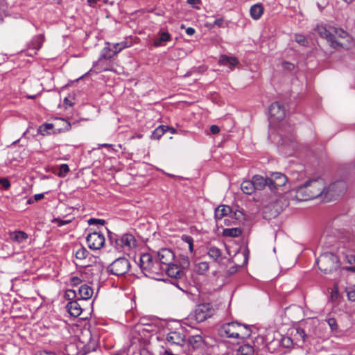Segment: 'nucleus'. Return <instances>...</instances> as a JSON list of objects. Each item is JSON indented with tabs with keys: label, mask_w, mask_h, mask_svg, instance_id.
Masks as SVG:
<instances>
[{
	"label": "nucleus",
	"mask_w": 355,
	"mask_h": 355,
	"mask_svg": "<svg viewBox=\"0 0 355 355\" xmlns=\"http://www.w3.org/2000/svg\"><path fill=\"white\" fill-rule=\"evenodd\" d=\"M218 333L222 337L244 339L251 336L252 331L248 325L231 322L221 325L218 329Z\"/></svg>",
	"instance_id": "obj_1"
},
{
	"label": "nucleus",
	"mask_w": 355,
	"mask_h": 355,
	"mask_svg": "<svg viewBox=\"0 0 355 355\" xmlns=\"http://www.w3.org/2000/svg\"><path fill=\"white\" fill-rule=\"evenodd\" d=\"M317 264L319 269L325 274L332 273L340 266L338 257L331 252L321 254L317 259Z\"/></svg>",
	"instance_id": "obj_2"
},
{
	"label": "nucleus",
	"mask_w": 355,
	"mask_h": 355,
	"mask_svg": "<svg viewBox=\"0 0 355 355\" xmlns=\"http://www.w3.org/2000/svg\"><path fill=\"white\" fill-rule=\"evenodd\" d=\"M139 266L146 276L162 275L160 264L157 261L153 260V256L150 254L146 253L141 255Z\"/></svg>",
	"instance_id": "obj_3"
},
{
	"label": "nucleus",
	"mask_w": 355,
	"mask_h": 355,
	"mask_svg": "<svg viewBox=\"0 0 355 355\" xmlns=\"http://www.w3.org/2000/svg\"><path fill=\"white\" fill-rule=\"evenodd\" d=\"M316 31L322 38L326 39L331 43V46L332 47L337 49L344 46V44H343L340 40H336V35L334 34V31H336V27L331 26L328 27L318 26Z\"/></svg>",
	"instance_id": "obj_4"
},
{
	"label": "nucleus",
	"mask_w": 355,
	"mask_h": 355,
	"mask_svg": "<svg viewBox=\"0 0 355 355\" xmlns=\"http://www.w3.org/2000/svg\"><path fill=\"white\" fill-rule=\"evenodd\" d=\"M130 268V263L126 258L121 257L114 260L107 268V272L116 275L121 276L127 273Z\"/></svg>",
	"instance_id": "obj_5"
},
{
	"label": "nucleus",
	"mask_w": 355,
	"mask_h": 355,
	"mask_svg": "<svg viewBox=\"0 0 355 355\" xmlns=\"http://www.w3.org/2000/svg\"><path fill=\"white\" fill-rule=\"evenodd\" d=\"M309 188L308 195L302 196L304 198H315L322 193L325 194V182L322 178L312 179L306 182Z\"/></svg>",
	"instance_id": "obj_6"
},
{
	"label": "nucleus",
	"mask_w": 355,
	"mask_h": 355,
	"mask_svg": "<svg viewBox=\"0 0 355 355\" xmlns=\"http://www.w3.org/2000/svg\"><path fill=\"white\" fill-rule=\"evenodd\" d=\"M215 313L213 306L209 303L198 304L194 311L193 317L197 322H202Z\"/></svg>",
	"instance_id": "obj_7"
},
{
	"label": "nucleus",
	"mask_w": 355,
	"mask_h": 355,
	"mask_svg": "<svg viewBox=\"0 0 355 355\" xmlns=\"http://www.w3.org/2000/svg\"><path fill=\"white\" fill-rule=\"evenodd\" d=\"M157 262L160 264L162 268V274L164 272V268L172 263L175 261V254L169 248H162L156 252Z\"/></svg>",
	"instance_id": "obj_8"
},
{
	"label": "nucleus",
	"mask_w": 355,
	"mask_h": 355,
	"mask_svg": "<svg viewBox=\"0 0 355 355\" xmlns=\"http://www.w3.org/2000/svg\"><path fill=\"white\" fill-rule=\"evenodd\" d=\"M166 340L171 346L184 347L187 343L186 334L182 329L180 331H171L167 334Z\"/></svg>",
	"instance_id": "obj_9"
},
{
	"label": "nucleus",
	"mask_w": 355,
	"mask_h": 355,
	"mask_svg": "<svg viewBox=\"0 0 355 355\" xmlns=\"http://www.w3.org/2000/svg\"><path fill=\"white\" fill-rule=\"evenodd\" d=\"M86 241L90 249L98 250L103 246L105 239L103 234L94 232L87 236Z\"/></svg>",
	"instance_id": "obj_10"
},
{
	"label": "nucleus",
	"mask_w": 355,
	"mask_h": 355,
	"mask_svg": "<svg viewBox=\"0 0 355 355\" xmlns=\"http://www.w3.org/2000/svg\"><path fill=\"white\" fill-rule=\"evenodd\" d=\"M347 190V184L343 180H338L331 183L325 190V196L334 198L340 196Z\"/></svg>",
	"instance_id": "obj_11"
},
{
	"label": "nucleus",
	"mask_w": 355,
	"mask_h": 355,
	"mask_svg": "<svg viewBox=\"0 0 355 355\" xmlns=\"http://www.w3.org/2000/svg\"><path fill=\"white\" fill-rule=\"evenodd\" d=\"M136 243L135 236L130 234H125L120 238L114 239V246L116 248L130 249L136 246Z\"/></svg>",
	"instance_id": "obj_12"
},
{
	"label": "nucleus",
	"mask_w": 355,
	"mask_h": 355,
	"mask_svg": "<svg viewBox=\"0 0 355 355\" xmlns=\"http://www.w3.org/2000/svg\"><path fill=\"white\" fill-rule=\"evenodd\" d=\"M288 179L286 176L281 173H274L269 178V189L271 191L277 190L279 188L285 186Z\"/></svg>",
	"instance_id": "obj_13"
},
{
	"label": "nucleus",
	"mask_w": 355,
	"mask_h": 355,
	"mask_svg": "<svg viewBox=\"0 0 355 355\" xmlns=\"http://www.w3.org/2000/svg\"><path fill=\"white\" fill-rule=\"evenodd\" d=\"M269 114L273 120L281 121L285 117V110L279 102H274L269 107Z\"/></svg>",
	"instance_id": "obj_14"
},
{
	"label": "nucleus",
	"mask_w": 355,
	"mask_h": 355,
	"mask_svg": "<svg viewBox=\"0 0 355 355\" xmlns=\"http://www.w3.org/2000/svg\"><path fill=\"white\" fill-rule=\"evenodd\" d=\"M128 45L125 42H121L113 44V48L111 49L110 46L105 47L103 49L102 57L105 59H109L119 53L123 49L128 47Z\"/></svg>",
	"instance_id": "obj_15"
},
{
	"label": "nucleus",
	"mask_w": 355,
	"mask_h": 355,
	"mask_svg": "<svg viewBox=\"0 0 355 355\" xmlns=\"http://www.w3.org/2000/svg\"><path fill=\"white\" fill-rule=\"evenodd\" d=\"M165 272L169 277L175 279H180L184 275V271L174 262L164 268Z\"/></svg>",
	"instance_id": "obj_16"
},
{
	"label": "nucleus",
	"mask_w": 355,
	"mask_h": 355,
	"mask_svg": "<svg viewBox=\"0 0 355 355\" xmlns=\"http://www.w3.org/2000/svg\"><path fill=\"white\" fill-rule=\"evenodd\" d=\"M203 344L202 337L200 335L190 336L187 339L186 345L188 348V350H190V348L193 349H198L201 347Z\"/></svg>",
	"instance_id": "obj_17"
},
{
	"label": "nucleus",
	"mask_w": 355,
	"mask_h": 355,
	"mask_svg": "<svg viewBox=\"0 0 355 355\" xmlns=\"http://www.w3.org/2000/svg\"><path fill=\"white\" fill-rule=\"evenodd\" d=\"M255 190H263L268 186L269 187V178H265L261 175H255L252 178Z\"/></svg>",
	"instance_id": "obj_18"
},
{
	"label": "nucleus",
	"mask_w": 355,
	"mask_h": 355,
	"mask_svg": "<svg viewBox=\"0 0 355 355\" xmlns=\"http://www.w3.org/2000/svg\"><path fill=\"white\" fill-rule=\"evenodd\" d=\"M66 307L69 313L73 317L79 316L83 311L80 304L77 300L69 302Z\"/></svg>",
	"instance_id": "obj_19"
},
{
	"label": "nucleus",
	"mask_w": 355,
	"mask_h": 355,
	"mask_svg": "<svg viewBox=\"0 0 355 355\" xmlns=\"http://www.w3.org/2000/svg\"><path fill=\"white\" fill-rule=\"evenodd\" d=\"M309 188L308 187L307 182H306L303 185H301V186L298 187L296 189V191H295V193H296L295 198H296V199L300 200V201H305V200H310V199H313V198H304V197H302V196H305V195H308L309 194Z\"/></svg>",
	"instance_id": "obj_20"
},
{
	"label": "nucleus",
	"mask_w": 355,
	"mask_h": 355,
	"mask_svg": "<svg viewBox=\"0 0 355 355\" xmlns=\"http://www.w3.org/2000/svg\"><path fill=\"white\" fill-rule=\"evenodd\" d=\"M10 239L15 243H21L28 239V234L24 231H15L9 233Z\"/></svg>",
	"instance_id": "obj_21"
},
{
	"label": "nucleus",
	"mask_w": 355,
	"mask_h": 355,
	"mask_svg": "<svg viewBox=\"0 0 355 355\" xmlns=\"http://www.w3.org/2000/svg\"><path fill=\"white\" fill-rule=\"evenodd\" d=\"M232 214V208L227 205H220L215 209V217L221 219L223 217Z\"/></svg>",
	"instance_id": "obj_22"
},
{
	"label": "nucleus",
	"mask_w": 355,
	"mask_h": 355,
	"mask_svg": "<svg viewBox=\"0 0 355 355\" xmlns=\"http://www.w3.org/2000/svg\"><path fill=\"white\" fill-rule=\"evenodd\" d=\"M80 300H88L93 295V289L87 285H82L78 289Z\"/></svg>",
	"instance_id": "obj_23"
},
{
	"label": "nucleus",
	"mask_w": 355,
	"mask_h": 355,
	"mask_svg": "<svg viewBox=\"0 0 355 355\" xmlns=\"http://www.w3.org/2000/svg\"><path fill=\"white\" fill-rule=\"evenodd\" d=\"M219 63L220 64L229 66L230 68H232L239 63V61L237 58L234 57H229L227 55H223L219 59Z\"/></svg>",
	"instance_id": "obj_24"
},
{
	"label": "nucleus",
	"mask_w": 355,
	"mask_h": 355,
	"mask_svg": "<svg viewBox=\"0 0 355 355\" xmlns=\"http://www.w3.org/2000/svg\"><path fill=\"white\" fill-rule=\"evenodd\" d=\"M241 189L247 195L252 194L255 191L252 180H244L241 184Z\"/></svg>",
	"instance_id": "obj_25"
},
{
	"label": "nucleus",
	"mask_w": 355,
	"mask_h": 355,
	"mask_svg": "<svg viewBox=\"0 0 355 355\" xmlns=\"http://www.w3.org/2000/svg\"><path fill=\"white\" fill-rule=\"evenodd\" d=\"M236 355H254V349L252 345L245 344L239 347Z\"/></svg>",
	"instance_id": "obj_26"
},
{
	"label": "nucleus",
	"mask_w": 355,
	"mask_h": 355,
	"mask_svg": "<svg viewBox=\"0 0 355 355\" xmlns=\"http://www.w3.org/2000/svg\"><path fill=\"white\" fill-rule=\"evenodd\" d=\"M263 12V8L261 4H255L250 8L251 17L254 19H259Z\"/></svg>",
	"instance_id": "obj_27"
},
{
	"label": "nucleus",
	"mask_w": 355,
	"mask_h": 355,
	"mask_svg": "<svg viewBox=\"0 0 355 355\" xmlns=\"http://www.w3.org/2000/svg\"><path fill=\"white\" fill-rule=\"evenodd\" d=\"M171 39V35L167 32H162L160 33V36L158 38H155L153 42V44L155 46H159L162 45V42H166L169 41Z\"/></svg>",
	"instance_id": "obj_28"
},
{
	"label": "nucleus",
	"mask_w": 355,
	"mask_h": 355,
	"mask_svg": "<svg viewBox=\"0 0 355 355\" xmlns=\"http://www.w3.org/2000/svg\"><path fill=\"white\" fill-rule=\"evenodd\" d=\"M242 233L241 229L234 227V228H226L223 231V235L228 237H237L241 235Z\"/></svg>",
	"instance_id": "obj_29"
},
{
	"label": "nucleus",
	"mask_w": 355,
	"mask_h": 355,
	"mask_svg": "<svg viewBox=\"0 0 355 355\" xmlns=\"http://www.w3.org/2000/svg\"><path fill=\"white\" fill-rule=\"evenodd\" d=\"M209 264L206 261L198 263L195 266V271L199 275H205L209 270Z\"/></svg>",
	"instance_id": "obj_30"
},
{
	"label": "nucleus",
	"mask_w": 355,
	"mask_h": 355,
	"mask_svg": "<svg viewBox=\"0 0 355 355\" xmlns=\"http://www.w3.org/2000/svg\"><path fill=\"white\" fill-rule=\"evenodd\" d=\"M208 255L214 261H217L221 257L222 252L219 248L211 246L209 248Z\"/></svg>",
	"instance_id": "obj_31"
},
{
	"label": "nucleus",
	"mask_w": 355,
	"mask_h": 355,
	"mask_svg": "<svg viewBox=\"0 0 355 355\" xmlns=\"http://www.w3.org/2000/svg\"><path fill=\"white\" fill-rule=\"evenodd\" d=\"M178 266L183 270L187 269L190 266V261L187 256L180 255L178 259Z\"/></svg>",
	"instance_id": "obj_32"
},
{
	"label": "nucleus",
	"mask_w": 355,
	"mask_h": 355,
	"mask_svg": "<svg viewBox=\"0 0 355 355\" xmlns=\"http://www.w3.org/2000/svg\"><path fill=\"white\" fill-rule=\"evenodd\" d=\"M168 126L159 125L153 132L152 137L155 139H159V138L168 131Z\"/></svg>",
	"instance_id": "obj_33"
},
{
	"label": "nucleus",
	"mask_w": 355,
	"mask_h": 355,
	"mask_svg": "<svg viewBox=\"0 0 355 355\" xmlns=\"http://www.w3.org/2000/svg\"><path fill=\"white\" fill-rule=\"evenodd\" d=\"M44 41V35L40 34L33 38L31 45L34 49L38 50L40 49Z\"/></svg>",
	"instance_id": "obj_34"
},
{
	"label": "nucleus",
	"mask_w": 355,
	"mask_h": 355,
	"mask_svg": "<svg viewBox=\"0 0 355 355\" xmlns=\"http://www.w3.org/2000/svg\"><path fill=\"white\" fill-rule=\"evenodd\" d=\"M334 34L336 35V40H340L343 44L342 40L348 37L347 33L341 28H336V31H334Z\"/></svg>",
	"instance_id": "obj_35"
},
{
	"label": "nucleus",
	"mask_w": 355,
	"mask_h": 355,
	"mask_svg": "<svg viewBox=\"0 0 355 355\" xmlns=\"http://www.w3.org/2000/svg\"><path fill=\"white\" fill-rule=\"evenodd\" d=\"M87 250L84 247H80L76 252V258L79 260H83L87 257Z\"/></svg>",
	"instance_id": "obj_36"
},
{
	"label": "nucleus",
	"mask_w": 355,
	"mask_h": 355,
	"mask_svg": "<svg viewBox=\"0 0 355 355\" xmlns=\"http://www.w3.org/2000/svg\"><path fill=\"white\" fill-rule=\"evenodd\" d=\"M69 171V168L67 164H62L59 167V171L57 173V175L60 178H64L67 175L68 172Z\"/></svg>",
	"instance_id": "obj_37"
},
{
	"label": "nucleus",
	"mask_w": 355,
	"mask_h": 355,
	"mask_svg": "<svg viewBox=\"0 0 355 355\" xmlns=\"http://www.w3.org/2000/svg\"><path fill=\"white\" fill-rule=\"evenodd\" d=\"M53 128L52 123H44L40 125L38 128V132L42 135H45L48 130Z\"/></svg>",
	"instance_id": "obj_38"
},
{
	"label": "nucleus",
	"mask_w": 355,
	"mask_h": 355,
	"mask_svg": "<svg viewBox=\"0 0 355 355\" xmlns=\"http://www.w3.org/2000/svg\"><path fill=\"white\" fill-rule=\"evenodd\" d=\"M295 41L302 46H306L308 43L305 37L302 35L297 34L295 35Z\"/></svg>",
	"instance_id": "obj_39"
},
{
	"label": "nucleus",
	"mask_w": 355,
	"mask_h": 355,
	"mask_svg": "<svg viewBox=\"0 0 355 355\" xmlns=\"http://www.w3.org/2000/svg\"><path fill=\"white\" fill-rule=\"evenodd\" d=\"M345 259L349 264L354 266V263H355V254L353 252H349L345 254Z\"/></svg>",
	"instance_id": "obj_40"
},
{
	"label": "nucleus",
	"mask_w": 355,
	"mask_h": 355,
	"mask_svg": "<svg viewBox=\"0 0 355 355\" xmlns=\"http://www.w3.org/2000/svg\"><path fill=\"white\" fill-rule=\"evenodd\" d=\"M296 336L297 338L302 339L303 342L305 340L306 334L303 329L298 328L296 329Z\"/></svg>",
	"instance_id": "obj_41"
},
{
	"label": "nucleus",
	"mask_w": 355,
	"mask_h": 355,
	"mask_svg": "<svg viewBox=\"0 0 355 355\" xmlns=\"http://www.w3.org/2000/svg\"><path fill=\"white\" fill-rule=\"evenodd\" d=\"M328 324L332 330L337 329L338 325L336 320L334 318H329L327 320Z\"/></svg>",
	"instance_id": "obj_42"
},
{
	"label": "nucleus",
	"mask_w": 355,
	"mask_h": 355,
	"mask_svg": "<svg viewBox=\"0 0 355 355\" xmlns=\"http://www.w3.org/2000/svg\"><path fill=\"white\" fill-rule=\"evenodd\" d=\"M88 223L89 225H96V224L103 225L105 223V220H102V219L90 218L88 220Z\"/></svg>",
	"instance_id": "obj_43"
},
{
	"label": "nucleus",
	"mask_w": 355,
	"mask_h": 355,
	"mask_svg": "<svg viewBox=\"0 0 355 355\" xmlns=\"http://www.w3.org/2000/svg\"><path fill=\"white\" fill-rule=\"evenodd\" d=\"M0 184L4 189H8L10 187V183L7 178H2Z\"/></svg>",
	"instance_id": "obj_44"
},
{
	"label": "nucleus",
	"mask_w": 355,
	"mask_h": 355,
	"mask_svg": "<svg viewBox=\"0 0 355 355\" xmlns=\"http://www.w3.org/2000/svg\"><path fill=\"white\" fill-rule=\"evenodd\" d=\"M76 297V292L73 290H67L65 293V297L68 300H72Z\"/></svg>",
	"instance_id": "obj_45"
},
{
	"label": "nucleus",
	"mask_w": 355,
	"mask_h": 355,
	"mask_svg": "<svg viewBox=\"0 0 355 355\" xmlns=\"http://www.w3.org/2000/svg\"><path fill=\"white\" fill-rule=\"evenodd\" d=\"M54 221L58 223V225L59 227H61V226L65 225L67 224H69L71 222L70 220H62V219H60V218H56V219L54 220Z\"/></svg>",
	"instance_id": "obj_46"
},
{
	"label": "nucleus",
	"mask_w": 355,
	"mask_h": 355,
	"mask_svg": "<svg viewBox=\"0 0 355 355\" xmlns=\"http://www.w3.org/2000/svg\"><path fill=\"white\" fill-rule=\"evenodd\" d=\"M282 343H283L284 346L288 347L292 345L293 341L290 338L287 337V338H283Z\"/></svg>",
	"instance_id": "obj_47"
},
{
	"label": "nucleus",
	"mask_w": 355,
	"mask_h": 355,
	"mask_svg": "<svg viewBox=\"0 0 355 355\" xmlns=\"http://www.w3.org/2000/svg\"><path fill=\"white\" fill-rule=\"evenodd\" d=\"M81 282H82L81 279L78 277H73L71 279V284L73 286H77V285L80 284L81 283Z\"/></svg>",
	"instance_id": "obj_48"
},
{
	"label": "nucleus",
	"mask_w": 355,
	"mask_h": 355,
	"mask_svg": "<svg viewBox=\"0 0 355 355\" xmlns=\"http://www.w3.org/2000/svg\"><path fill=\"white\" fill-rule=\"evenodd\" d=\"M347 297L350 301L355 302V289L348 291Z\"/></svg>",
	"instance_id": "obj_49"
},
{
	"label": "nucleus",
	"mask_w": 355,
	"mask_h": 355,
	"mask_svg": "<svg viewBox=\"0 0 355 355\" xmlns=\"http://www.w3.org/2000/svg\"><path fill=\"white\" fill-rule=\"evenodd\" d=\"M210 131L213 135L219 133L220 128L216 125H212L210 127Z\"/></svg>",
	"instance_id": "obj_50"
},
{
	"label": "nucleus",
	"mask_w": 355,
	"mask_h": 355,
	"mask_svg": "<svg viewBox=\"0 0 355 355\" xmlns=\"http://www.w3.org/2000/svg\"><path fill=\"white\" fill-rule=\"evenodd\" d=\"M233 216L235 217V218L236 220H240L241 218L243 217V213L241 211H235L233 214L232 213V214H231V216L230 217L232 218Z\"/></svg>",
	"instance_id": "obj_51"
},
{
	"label": "nucleus",
	"mask_w": 355,
	"mask_h": 355,
	"mask_svg": "<svg viewBox=\"0 0 355 355\" xmlns=\"http://www.w3.org/2000/svg\"><path fill=\"white\" fill-rule=\"evenodd\" d=\"M283 64L284 67L288 70H292L294 68V64L289 62H284Z\"/></svg>",
	"instance_id": "obj_52"
},
{
	"label": "nucleus",
	"mask_w": 355,
	"mask_h": 355,
	"mask_svg": "<svg viewBox=\"0 0 355 355\" xmlns=\"http://www.w3.org/2000/svg\"><path fill=\"white\" fill-rule=\"evenodd\" d=\"M186 33L189 35H193L195 33V29L191 27H189L186 29Z\"/></svg>",
	"instance_id": "obj_53"
},
{
	"label": "nucleus",
	"mask_w": 355,
	"mask_h": 355,
	"mask_svg": "<svg viewBox=\"0 0 355 355\" xmlns=\"http://www.w3.org/2000/svg\"><path fill=\"white\" fill-rule=\"evenodd\" d=\"M327 4V0H323L322 3H318V8L322 10Z\"/></svg>",
	"instance_id": "obj_54"
},
{
	"label": "nucleus",
	"mask_w": 355,
	"mask_h": 355,
	"mask_svg": "<svg viewBox=\"0 0 355 355\" xmlns=\"http://www.w3.org/2000/svg\"><path fill=\"white\" fill-rule=\"evenodd\" d=\"M200 0H187V3L192 6H195L196 4L200 3Z\"/></svg>",
	"instance_id": "obj_55"
},
{
	"label": "nucleus",
	"mask_w": 355,
	"mask_h": 355,
	"mask_svg": "<svg viewBox=\"0 0 355 355\" xmlns=\"http://www.w3.org/2000/svg\"><path fill=\"white\" fill-rule=\"evenodd\" d=\"M183 239L189 244L190 243L193 242V239L191 236H184Z\"/></svg>",
	"instance_id": "obj_56"
},
{
	"label": "nucleus",
	"mask_w": 355,
	"mask_h": 355,
	"mask_svg": "<svg viewBox=\"0 0 355 355\" xmlns=\"http://www.w3.org/2000/svg\"><path fill=\"white\" fill-rule=\"evenodd\" d=\"M44 198V194L43 193H38V194H35L34 196V198L36 201H38L41 199H42Z\"/></svg>",
	"instance_id": "obj_57"
},
{
	"label": "nucleus",
	"mask_w": 355,
	"mask_h": 355,
	"mask_svg": "<svg viewBox=\"0 0 355 355\" xmlns=\"http://www.w3.org/2000/svg\"><path fill=\"white\" fill-rule=\"evenodd\" d=\"M39 355H55V354L52 352H42Z\"/></svg>",
	"instance_id": "obj_58"
},
{
	"label": "nucleus",
	"mask_w": 355,
	"mask_h": 355,
	"mask_svg": "<svg viewBox=\"0 0 355 355\" xmlns=\"http://www.w3.org/2000/svg\"><path fill=\"white\" fill-rule=\"evenodd\" d=\"M189 251H190L191 252H193V242H191V243H190L189 244Z\"/></svg>",
	"instance_id": "obj_59"
},
{
	"label": "nucleus",
	"mask_w": 355,
	"mask_h": 355,
	"mask_svg": "<svg viewBox=\"0 0 355 355\" xmlns=\"http://www.w3.org/2000/svg\"><path fill=\"white\" fill-rule=\"evenodd\" d=\"M168 131H170L171 133L174 134L176 132V130L173 128L168 127Z\"/></svg>",
	"instance_id": "obj_60"
},
{
	"label": "nucleus",
	"mask_w": 355,
	"mask_h": 355,
	"mask_svg": "<svg viewBox=\"0 0 355 355\" xmlns=\"http://www.w3.org/2000/svg\"><path fill=\"white\" fill-rule=\"evenodd\" d=\"M347 270L349 271L355 272V266L347 267Z\"/></svg>",
	"instance_id": "obj_61"
},
{
	"label": "nucleus",
	"mask_w": 355,
	"mask_h": 355,
	"mask_svg": "<svg viewBox=\"0 0 355 355\" xmlns=\"http://www.w3.org/2000/svg\"><path fill=\"white\" fill-rule=\"evenodd\" d=\"M87 1L90 5H92L96 3L98 1V0H87Z\"/></svg>",
	"instance_id": "obj_62"
},
{
	"label": "nucleus",
	"mask_w": 355,
	"mask_h": 355,
	"mask_svg": "<svg viewBox=\"0 0 355 355\" xmlns=\"http://www.w3.org/2000/svg\"><path fill=\"white\" fill-rule=\"evenodd\" d=\"M69 101L68 100L67 98H64V103L67 104V105H71V103H69Z\"/></svg>",
	"instance_id": "obj_63"
},
{
	"label": "nucleus",
	"mask_w": 355,
	"mask_h": 355,
	"mask_svg": "<svg viewBox=\"0 0 355 355\" xmlns=\"http://www.w3.org/2000/svg\"><path fill=\"white\" fill-rule=\"evenodd\" d=\"M35 95H33V96H28V98H32V99H33V98H35Z\"/></svg>",
	"instance_id": "obj_64"
}]
</instances>
